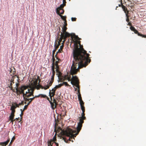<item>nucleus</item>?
<instances>
[{"mask_svg":"<svg viewBox=\"0 0 146 146\" xmlns=\"http://www.w3.org/2000/svg\"><path fill=\"white\" fill-rule=\"evenodd\" d=\"M66 26L64 25L62 28V32L61 33L60 41H62V39L66 38L68 37L71 36L72 41L74 42V47L73 50V57L75 60L74 61L73 64H77L78 62L80 64L82 61L80 59V57H82L83 55L86 53L87 52L81 46L80 41L79 40L80 38L78 36L76 35L74 33L69 34L67 32V29Z\"/></svg>","mask_w":146,"mask_h":146,"instance_id":"1","label":"nucleus"},{"mask_svg":"<svg viewBox=\"0 0 146 146\" xmlns=\"http://www.w3.org/2000/svg\"><path fill=\"white\" fill-rule=\"evenodd\" d=\"M39 77L37 76V78H34L31 81L28 86H23L19 88H18L19 84L16 83L15 87L16 92L20 94H23V96L25 100L26 98H29V97L31 96H33V92L35 88H36L37 89H38L40 88H43L39 84Z\"/></svg>","mask_w":146,"mask_h":146,"instance_id":"2","label":"nucleus"},{"mask_svg":"<svg viewBox=\"0 0 146 146\" xmlns=\"http://www.w3.org/2000/svg\"><path fill=\"white\" fill-rule=\"evenodd\" d=\"M82 57L80 58V59L82 61L80 64L78 62H77V64H73V62L75 60L73 58V60L72 61V64L70 70V74L72 76L76 74L78 72L80 71V69L83 68V67H85L87 66L91 62V59L89 57L90 54L87 53H85V54L82 55ZM76 79L78 81V85H79V80L76 76H72V78L70 79V76H67V79L68 81H71V83L72 81H74V80Z\"/></svg>","mask_w":146,"mask_h":146,"instance_id":"3","label":"nucleus"},{"mask_svg":"<svg viewBox=\"0 0 146 146\" xmlns=\"http://www.w3.org/2000/svg\"><path fill=\"white\" fill-rule=\"evenodd\" d=\"M84 112H82L81 114V117L79 119V122L78 123V126L77 127V133L75 134L73 133L76 132V130H73L69 128H67L64 131V134L67 136L71 138L75 137L79 133L82 126V124L84 122V120L86 119V117L85 116Z\"/></svg>","mask_w":146,"mask_h":146,"instance_id":"4","label":"nucleus"},{"mask_svg":"<svg viewBox=\"0 0 146 146\" xmlns=\"http://www.w3.org/2000/svg\"><path fill=\"white\" fill-rule=\"evenodd\" d=\"M57 60L55 61V59L53 57V65L52 66V75L50 79V80L49 82L48 83L47 85H46V89L48 88L50 86H51L52 85V83L54 82V77L55 74V71H54V66H56V71L57 73V74L58 75V76H60L61 75V72L59 71V66L58 65V63L60 61V59L57 58Z\"/></svg>","mask_w":146,"mask_h":146,"instance_id":"5","label":"nucleus"},{"mask_svg":"<svg viewBox=\"0 0 146 146\" xmlns=\"http://www.w3.org/2000/svg\"><path fill=\"white\" fill-rule=\"evenodd\" d=\"M74 80V81H72L71 82V84L75 86L76 87H77L78 88V100L80 102V103H81L82 102H84L83 101H82V97L81 96V94H80V86L79 85H78V81L76 79Z\"/></svg>","mask_w":146,"mask_h":146,"instance_id":"6","label":"nucleus"},{"mask_svg":"<svg viewBox=\"0 0 146 146\" xmlns=\"http://www.w3.org/2000/svg\"><path fill=\"white\" fill-rule=\"evenodd\" d=\"M66 4H61L60 6L56 9V13L57 14H59V13H60L61 14H63L64 12V10L63 9L64 6L66 5Z\"/></svg>","mask_w":146,"mask_h":146,"instance_id":"7","label":"nucleus"},{"mask_svg":"<svg viewBox=\"0 0 146 146\" xmlns=\"http://www.w3.org/2000/svg\"><path fill=\"white\" fill-rule=\"evenodd\" d=\"M46 98L47 100H48L49 102H50L51 107L53 109H54L56 107V105H57V103L56 102V101L55 100H53V102H52V101L50 100H49V98L46 96Z\"/></svg>","mask_w":146,"mask_h":146,"instance_id":"8","label":"nucleus"},{"mask_svg":"<svg viewBox=\"0 0 146 146\" xmlns=\"http://www.w3.org/2000/svg\"><path fill=\"white\" fill-rule=\"evenodd\" d=\"M56 90L55 89V88H52V92H51L50 90V91L49 94L51 98L52 96H53L54 95ZM51 100L52 101V98H51Z\"/></svg>","mask_w":146,"mask_h":146,"instance_id":"9","label":"nucleus"},{"mask_svg":"<svg viewBox=\"0 0 146 146\" xmlns=\"http://www.w3.org/2000/svg\"><path fill=\"white\" fill-rule=\"evenodd\" d=\"M18 106L17 105L15 106L14 104V105L13 104L12 106L11 107L10 109V110L11 111V112L15 113V109L17 107V106Z\"/></svg>","mask_w":146,"mask_h":146,"instance_id":"10","label":"nucleus"},{"mask_svg":"<svg viewBox=\"0 0 146 146\" xmlns=\"http://www.w3.org/2000/svg\"><path fill=\"white\" fill-rule=\"evenodd\" d=\"M125 13L127 18H129L130 17V16L129 15V14H131V15H132L133 16L134 15V13L133 12L130 11H128L127 13Z\"/></svg>","mask_w":146,"mask_h":146,"instance_id":"11","label":"nucleus"},{"mask_svg":"<svg viewBox=\"0 0 146 146\" xmlns=\"http://www.w3.org/2000/svg\"><path fill=\"white\" fill-rule=\"evenodd\" d=\"M14 112H11V115L9 116V119L11 120V122H13L15 120V119H13V118L14 117Z\"/></svg>","mask_w":146,"mask_h":146,"instance_id":"12","label":"nucleus"},{"mask_svg":"<svg viewBox=\"0 0 146 146\" xmlns=\"http://www.w3.org/2000/svg\"><path fill=\"white\" fill-rule=\"evenodd\" d=\"M80 106H81V108L82 111V112H85V108L84 106V102H82L81 103H80Z\"/></svg>","mask_w":146,"mask_h":146,"instance_id":"13","label":"nucleus"},{"mask_svg":"<svg viewBox=\"0 0 146 146\" xmlns=\"http://www.w3.org/2000/svg\"><path fill=\"white\" fill-rule=\"evenodd\" d=\"M9 141V139H8L5 142L0 143V145L2 146H5L7 144Z\"/></svg>","mask_w":146,"mask_h":146,"instance_id":"14","label":"nucleus"},{"mask_svg":"<svg viewBox=\"0 0 146 146\" xmlns=\"http://www.w3.org/2000/svg\"><path fill=\"white\" fill-rule=\"evenodd\" d=\"M122 8L123 10L124 11L125 13H126L128 11L127 8L124 5H122Z\"/></svg>","mask_w":146,"mask_h":146,"instance_id":"15","label":"nucleus"},{"mask_svg":"<svg viewBox=\"0 0 146 146\" xmlns=\"http://www.w3.org/2000/svg\"><path fill=\"white\" fill-rule=\"evenodd\" d=\"M58 14L61 17V18L64 21H65V22H66V16H64L61 15V14H62L60 13H59V14Z\"/></svg>","mask_w":146,"mask_h":146,"instance_id":"16","label":"nucleus"},{"mask_svg":"<svg viewBox=\"0 0 146 146\" xmlns=\"http://www.w3.org/2000/svg\"><path fill=\"white\" fill-rule=\"evenodd\" d=\"M40 96H41V97L42 98H45L46 97L45 95L42 94H40L38 95L35 96H34V98H35L36 97H39Z\"/></svg>","mask_w":146,"mask_h":146,"instance_id":"17","label":"nucleus"},{"mask_svg":"<svg viewBox=\"0 0 146 146\" xmlns=\"http://www.w3.org/2000/svg\"><path fill=\"white\" fill-rule=\"evenodd\" d=\"M20 110L21 111V114H20V121H19V122H20L22 120V115L23 114V110H22L21 109H20Z\"/></svg>","mask_w":146,"mask_h":146,"instance_id":"18","label":"nucleus"},{"mask_svg":"<svg viewBox=\"0 0 146 146\" xmlns=\"http://www.w3.org/2000/svg\"><path fill=\"white\" fill-rule=\"evenodd\" d=\"M54 143L53 141H50L48 142V146H52L53 143Z\"/></svg>","mask_w":146,"mask_h":146,"instance_id":"19","label":"nucleus"},{"mask_svg":"<svg viewBox=\"0 0 146 146\" xmlns=\"http://www.w3.org/2000/svg\"><path fill=\"white\" fill-rule=\"evenodd\" d=\"M62 86V84H59L58 85H57L56 86L54 87V88L56 90L58 88H60L61 86Z\"/></svg>","mask_w":146,"mask_h":146,"instance_id":"20","label":"nucleus"},{"mask_svg":"<svg viewBox=\"0 0 146 146\" xmlns=\"http://www.w3.org/2000/svg\"><path fill=\"white\" fill-rule=\"evenodd\" d=\"M15 106H16V105H17L18 106H17V107H19L20 105H23V101H22L21 103H19V104H17L16 103H15L14 104Z\"/></svg>","mask_w":146,"mask_h":146,"instance_id":"21","label":"nucleus"},{"mask_svg":"<svg viewBox=\"0 0 146 146\" xmlns=\"http://www.w3.org/2000/svg\"><path fill=\"white\" fill-rule=\"evenodd\" d=\"M61 41H60V39L59 40V42H58V45L57 46H55V49H57L59 47V46L60 45V42H61Z\"/></svg>","mask_w":146,"mask_h":146,"instance_id":"22","label":"nucleus"},{"mask_svg":"<svg viewBox=\"0 0 146 146\" xmlns=\"http://www.w3.org/2000/svg\"><path fill=\"white\" fill-rule=\"evenodd\" d=\"M34 98V97H33L32 98H26L25 99V100H30L31 101H32Z\"/></svg>","mask_w":146,"mask_h":146,"instance_id":"23","label":"nucleus"},{"mask_svg":"<svg viewBox=\"0 0 146 146\" xmlns=\"http://www.w3.org/2000/svg\"><path fill=\"white\" fill-rule=\"evenodd\" d=\"M62 84V86L64 85H65L66 86H69L66 82H64L62 84Z\"/></svg>","mask_w":146,"mask_h":146,"instance_id":"24","label":"nucleus"},{"mask_svg":"<svg viewBox=\"0 0 146 146\" xmlns=\"http://www.w3.org/2000/svg\"><path fill=\"white\" fill-rule=\"evenodd\" d=\"M137 35L139 36H142L143 37L145 38V37H144L145 36H146L145 35H143L139 33V32L137 33Z\"/></svg>","mask_w":146,"mask_h":146,"instance_id":"25","label":"nucleus"},{"mask_svg":"<svg viewBox=\"0 0 146 146\" xmlns=\"http://www.w3.org/2000/svg\"><path fill=\"white\" fill-rule=\"evenodd\" d=\"M14 83L13 80L12 79H11L10 83V86H9V87H11V88L12 87V84H13Z\"/></svg>","mask_w":146,"mask_h":146,"instance_id":"26","label":"nucleus"},{"mask_svg":"<svg viewBox=\"0 0 146 146\" xmlns=\"http://www.w3.org/2000/svg\"><path fill=\"white\" fill-rule=\"evenodd\" d=\"M130 29L132 31H134V30L135 29V27L133 26H131L130 28Z\"/></svg>","mask_w":146,"mask_h":146,"instance_id":"27","label":"nucleus"},{"mask_svg":"<svg viewBox=\"0 0 146 146\" xmlns=\"http://www.w3.org/2000/svg\"><path fill=\"white\" fill-rule=\"evenodd\" d=\"M15 139V137L14 136H13L12 138V139L11 140V141L10 143L9 144H11L12 143V142H13V140H14Z\"/></svg>","mask_w":146,"mask_h":146,"instance_id":"28","label":"nucleus"},{"mask_svg":"<svg viewBox=\"0 0 146 146\" xmlns=\"http://www.w3.org/2000/svg\"><path fill=\"white\" fill-rule=\"evenodd\" d=\"M76 18H74L72 17L71 18V20L72 21H76Z\"/></svg>","mask_w":146,"mask_h":146,"instance_id":"29","label":"nucleus"},{"mask_svg":"<svg viewBox=\"0 0 146 146\" xmlns=\"http://www.w3.org/2000/svg\"><path fill=\"white\" fill-rule=\"evenodd\" d=\"M28 105H26L24 106V108H23V111L24 110H25L27 108V107L28 106Z\"/></svg>","mask_w":146,"mask_h":146,"instance_id":"30","label":"nucleus"},{"mask_svg":"<svg viewBox=\"0 0 146 146\" xmlns=\"http://www.w3.org/2000/svg\"><path fill=\"white\" fill-rule=\"evenodd\" d=\"M64 45H62L60 47V49H61V50H62V49L63 48Z\"/></svg>","mask_w":146,"mask_h":146,"instance_id":"31","label":"nucleus"},{"mask_svg":"<svg viewBox=\"0 0 146 146\" xmlns=\"http://www.w3.org/2000/svg\"><path fill=\"white\" fill-rule=\"evenodd\" d=\"M133 32H134V33L135 34H137V33H138V31L136 29L134 30V31H133Z\"/></svg>","mask_w":146,"mask_h":146,"instance_id":"32","label":"nucleus"},{"mask_svg":"<svg viewBox=\"0 0 146 146\" xmlns=\"http://www.w3.org/2000/svg\"><path fill=\"white\" fill-rule=\"evenodd\" d=\"M66 38L65 39H64V40L62 41V45H64V43L65 41L66 40Z\"/></svg>","mask_w":146,"mask_h":146,"instance_id":"33","label":"nucleus"},{"mask_svg":"<svg viewBox=\"0 0 146 146\" xmlns=\"http://www.w3.org/2000/svg\"><path fill=\"white\" fill-rule=\"evenodd\" d=\"M66 38L65 39H64V40L62 41V45H64V43L65 41L66 40Z\"/></svg>","mask_w":146,"mask_h":146,"instance_id":"34","label":"nucleus"},{"mask_svg":"<svg viewBox=\"0 0 146 146\" xmlns=\"http://www.w3.org/2000/svg\"><path fill=\"white\" fill-rule=\"evenodd\" d=\"M134 6V5L133 4L131 3L129 6L131 7H133Z\"/></svg>","mask_w":146,"mask_h":146,"instance_id":"35","label":"nucleus"},{"mask_svg":"<svg viewBox=\"0 0 146 146\" xmlns=\"http://www.w3.org/2000/svg\"><path fill=\"white\" fill-rule=\"evenodd\" d=\"M128 25H129V26H132V24L130 22H128Z\"/></svg>","mask_w":146,"mask_h":146,"instance_id":"36","label":"nucleus"},{"mask_svg":"<svg viewBox=\"0 0 146 146\" xmlns=\"http://www.w3.org/2000/svg\"><path fill=\"white\" fill-rule=\"evenodd\" d=\"M28 102L27 103V105L28 106V105L30 104V103L31 102L30 100H29V101H27Z\"/></svg>","mask_w":146,"mask_h":146,"instance_id":"37","label":"nucleus"},{"mask_svg":"<svg viewBox=\"0 0 146 146\" xmlns=\"http://www.w3.org/2000/svg\"><path fill=\"white\" fill-rule=\"evenodd\" d=\"M121 4H119V5L118 6L119 7H122V5H123V4H122V3H121Z\"/></svg>","mask_w":146,"mask_h":146,"instance_id":"38","label":"nucleus"},{"mask_svg":"<svg viewBox=\"0 0 146 146\" xmlns=\"http://www.w3.org/2000/svg\"><path fill=\"white\" fill-rule=\"evenodd\" d=\"M135 16H134V17H131L130 19H132L133 20H134L135 19Z\"/></svg>","mask_w":146,"mask_h":146,"instance_id":"39","label":"nucleus"},{"mask_svg":"<svg viewBox=\"0 0 146 146\" xmlns=\"http://www.w3.org/2000/svg\"><path fill=\"white\" fill-rule=\"evenodd\" d=\"M126 21L127 22H129V18H127V19H126Z\"/></svg>","mask_w":146,"mask_h":146,"instance_id":"40","label":"nucleus"},{"mask_svg":"<svg viewBox=\"0 0 146 146\" xmlns=\"http://www.w3.org/2000/svg\"><path fill=\"white\" fill-rule=\"evenodd\" d=\"M62 51V50H61V49H59L58 50V52H61V51Z\"/></svg>","mask_w":146,"mask_h":146,"instance_id":"41","label":"nucleus"},{"mask_svg":"<svg viewBox=\"0 0 146 146\" xmlns=\"http://www.w3.org/2000/svg\"><path fill=\"white\" fill-rule=\"evenodd\" d=\"M64 23L65 24V26H66L67 25V24L66 23V22H65V21L64 22Z\"/></svg>","mask_w":146,"mask_h":146,"instance_id":"42","label":"nucleus"},{"mask_svg":"<svg viewBox=\"0 0 146 146\" xmlns=\"http://www.w3.org/2000/svg\"><path fill=\"white\" fill-rule=\"evenodd\" d=\"M66 0H65V1H63V4H66Z\"/></svg>","mask_w":146,"mask_h":146,"instance_id":"43","label":"nucleus"},{"mask_svg":"<svg viewBox=\"0 0 146 146\" xmlns=\"http://www.w3.org/2000/svg\"><path fill=\"white\" fill-rule=\"evenodd\" d=\"M55 144L56 145V146H58V143H55Z\"/></svg>","mask_w":146,"mask_h":146,"instance_id":"44","label":"nucleus"},{"mask_svg":"<svg viewBox=\"0 0 146 146\" xmlns=\"http://www.w3.org/2000/svg\"><path fill=\"white\" fill-rule=\"evenodd\" d=\"M24 100L25 101V104H26L27 102V101H29V100H26V101L25 100Z\"/></svg>","mask_w":146,"mask_h":146,"instance_id":"45","label":"nucleus"},{"mask_svg":"<svg viewBox=\"0 0 146 146\" xmlns=\"http://www.w3.org/2000/svg\"><path fill=\"white\" fill-rule=\"evenodd\" d=\"M19 118V117H18V118H15V119H17V120H18V118Z\"/></svg>","mask_w":146,"mask_h":146,"instance_id":"46","label":"nucleus"},{"mask_svg":"<svg viewBox=\"0 0 146 146\" xmlns=\"http://www.w3.org/2000/svg\"><path fill=\"white\" fill-rule=\"evenodd\" d=\"M62 11H60V12H62Z\"/></svg>","mask_w":146,"mask_h":146,"instance_id":"47","label":"nucleus"},{"mask_svg":"<svg viewBox=\"0 0 146 146\" xmlns=\"http://www.w3.org/2000/svg\"><path fill=\"white\" fill-rule=\"evenodd\" d=\"M44 90H45L46 89V88L44 87Z\"/></svg>","mask_w":146,"mask_h":146,"instance_id":"48","label":"nucleus"},{"mask_svg":"<svg viewBox=\"0 0 146 146\" xmlns=\"http://www.w3.org/2000/svg\"><path fill=\"white\" fill-rule=\"evenodd\" d=\"M20 127V125L19 126V127Z\"/></svg>","mask_w":146,"mask_h":146,"instance_id":"49","label":"nucleus"},{"mask_svg":"<svg viewBox=\"0 0 146 146\" xmlns=\"http://www.w3.org/2000/svg\"><path fill=\"white\" fill-rule=\"evenodd\" d=\"M144 37H145V38H146V36H145Z\"/></svg>","mask_w":146,"mask_h":146,"instance_id":"50","label":"nucleus"},{"mask_svg":"<svg viewBox=\"0 0 146 146\" xmlns=\"http://www.w3.org/2000/svg\"><path fill=\"white\" fill-rule=\"evenodd\" d=\"M117 7H117H117H116V8H117Z\"/></svg>","mask_w":146,"mask_h":146,"instance_id":"51","label":"nucleus"},{"mask_svg":"<svg viewBox=\"0 0 146 146\" xmlns=\"http://www.w3.org/2000/svg\"><path fill=\"white\" fill-rule=\"evenodd\" d=\"M55 139V140H56V138Z\"/></svg>","mask_w":146,"mask_h":146,"instance_id":"52","label":"nucleus"}]
</instances>
